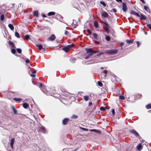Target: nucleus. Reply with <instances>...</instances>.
<instances>
[{
  "label": "nucleus",
  "instance_id": "f257e3e1",
  "mask_svg": "<svg viewBox=\"0 0 151 151\" xmlns=\"http://www.w3.org/2000/svg\"><path fill=\"white\" fill-rule=\"evenodd\" d=\"M118 51L117 49L107 50H105V53L110 55H113L115 54Z\"/></svg>",
  "mask_w": 151,
  "mask_h": 151
},
{
  "label": "nucleus",
  "instance_id": "f03ea898",
  "mask_svg": "<svg viewBox=\"0 0 151 151\" xmlns=\"http://www.w3.org/2000/svg\"><path fill=\"white\" fill-rule=\"evenodd\" d=\"M38 85H37L40 88H41V90L45 94H46L47 95H49L50 94L48 93V92H46V91H45V86H43L42 83H38Z\"/></svg>",
  "mask_w": 151,
  "mask_h": 151
},
{
  "label": "nucleus",
  "instance_id": "7ed1b4c3",
  "mask_svg": "<svg viewBox=\"0 0 151 151\" xmlns=\"http://www.w3.org/2000/svg\"><path fill=\"white\" fill-rule=\"evenodd\" d=\"M73 44H72L71 45H68L67 46L63 48L62 50L65 51V52H67L71 48L73 47Z\"/></svg>",
  "mask_w": 151,
  "mask_h": 151
},
{
  "label": "nucleus",
  "instance_id": "20e7f679",
  "mask_svg": "<svg viewBox=\"0 0 151 151\" xmlns=\"http://www.w3.org/2000/svg\"><path fill=\"white\" fill-rule=\"evenodd\" d=\"M122 10L125 12H126L127 10V8L126 4L124 2L122 3Z\"/></svg>",
  "mask_w": 151,
  "mask_h": 151
},
{
  "label": "nucleus",
  "instance_id": "39448f33",
  "mask_svg": "<svg viewBox=\"0 0 151 151\" xmlns=\"http://www.w3.org/2000/svg\"><path fill=\"white\" fill-rule=\"evenodd\" d=\"M86 51L87 53H96L98 52L99 51V50H97L96 51H93L91 49H88L86 50Z\"/></svg>",
  "mask_w": 151,
  "mask_h": 151
},
{
  "label": "nucleus",
  "instance_id": "423d86ee",
  "mask_svg": "<svg viewBox=\"0 0 151 151\" xmlns=\"http://www.w3.org/2000/svg\"><path fill=\"white\" fill-rule=\"evenodd\" d=\"M15 141V139L14 138H12L10 140V145L12 149L13 148V145Z\"/></svg>",
  "mask_w": 151,
  "mask_h": 151
},
{
  "label": "nucleus",
  "instance_id": "0eeeda50",
  "mask_svg": "<svg viewBox=\"0 0 151 151\" xmlns=\"http://www.w3.org/2000/svg\"><path fill=\"white\" fill-rule=\"evenodd\" d=\"M130 132L132 133L133 134L137 137H138L139 135V134L134 129L131 130L130 131Z\"/></svg>",
  "mask_w": 151,
  "mask_h": 151
},
{
  "label": "nucleus",
  "instance_id": "6e6552de",
  "mask_svg": "<svg viewBox=\"0 0 151 151\" xmlns=\"http://www.w3.org/2000/svg\"><path fill=\"white\" fill-rule=\"evenodd\" d=\"M55 38V37L54 35L52 34L51 35L50 37L48 38V40L50 41H53Z\"/></svg>",
  "mask_w": 151,
  "mask_h": 151
},
{
  "label": "nucleus",
  "instance_id": "1a4fd4ad",
  "mask_svg": "<svg viewBox=\"0 0 151 151\" xmlns=\"http://www.w3.org/2000/svg\"><path fill=\"white\" fill-rule=\"evenodd\" d=\"M131 14H132L134 15L135 16H137L138 17H140V16L136 12L134 11H131Z\"/></svg>",
  "mask_w": 151,
  "mask_h": 151
},
{
  "label": "nucleus",
  "instance_id": "9d476101",
  "mask_svg": "<svg viewBox=\"0 0 151 151\" xmlns=\"http://www.w3.org/2000/svg\"><path fill=\"white\" fill-rule=\"evenodd\" d=\"M68 118H65L64 119L63 121V125L66 124L68 123Z\"/></svg>",
  "mask_w": 151,
  "mask_h": 151
},
{
  "label": "nucleus",
  "instance_id": "9b49d317",
  "mask_svg": "<svg viewBox=\"0 0 151 151\" xmlns=\"http://www.w3.org/2000/svg\"><path fill=\"white\" fill-rule=\"evenodd\" d=\"M91 132H94L95 133H98V134H100L101 133V131L100 130H98L93 129H91Z\"/></svg>",
  "mask_w": 151,
  "mask_h": 151
},
{
  "label": "nucleus",
  "instance_id": "f8f14e48",
  "mask_svg": "<svg viewBox=\"0 0 151 151\" xmlns=\"http://www.w3.org/2000/svg\"><path fill=\"white\" fill-rule=\"evenodd\" d=\"M102 16L104 17H107L108 16V14L105 12L102 13Z\"/></svg>",
  "mask_w": 151,
  "mask_h": 151
},
{
  "label": "nucleus",
  "instance_id": "ddd939ff",
  "mask_svg": "<svg viewBox=\"0 0 151 151\" xmlns=\"http://www.w3.org/2000/svg\"><path fill=\"white\" fill-rule=\"evenodd\" d=\"M40 130L41 132L45 133V129L44 127H40Z\"/></svg>",
  "mask_w": 151,
  "mask_h": 151
},
{
  "label": "nucleus",
  "instance_id": "4468645a",
  "mask_svg": "<svg viewBox=\"0 0 151 151\" xmlns=\"http://www.w3.org/2000/svg\"><path fill=\"white\" fill-rule=\"evenodd\" d=\"M34 15L36 17H38V12L37 11H35L33 12Z\"/></svg>",
  "mask_w": 151,
  "mask_h": 151
},
{
  "label": "nucleus",
  "instance_id": "2eb2a0df",
  "mask_svg": "<svg viewBox=\"0 0 151 151\" xmlns=\"http://www.w3.org/2000/svg\"><path fill=\"white\" fill-rule=\"evenodd\" d=\"M9 45L11 46V48H15V45L13 42L11 41H9Z\"/></svg>",
  "mask_w": 151,
  "mask_h": 151
},
{
  "label": "nucleus",
  "instance_id": "dca6fc26",
  "mask_svg": "<svg viewBox=\"0 0 151 151\" xmlns=\"http://www.w3.org/2000/svg\"><path fill=\"white\" fill-rule=\"evenodd\" d=\"M142 147V144H139L137 147V150H140L141 149Z\"/></svg>",
  "mask_w": 151,
  "mask_h": 151
},
{
  "label": "nucleus",
  "instance_id": "f3484780",
  "mask_svg": "<svg viewBox=\"0 0 151 151\" xmlns=\"http://www.w3.org/2000/svg\"><path fill=\"white\" fill-rule=\"evenodd\" d=\"M140 16L141 17L140 18V19L141 20H146L147 19L146 17L142 14H141Z\"/></svg>",
  "mask_w": 151,
  "mask_h": 151
},
{
  "label": "nucleus",
  "instance_id": "a211bd4d",
  "mask_svg": "<svg viewBox=\"0 0 151 151\" xmlns=\"http://www.w3.org/2000/svg\"><path fill=\"white\" fill-rule=\"evenodd\" d=\"M36 46L38 47V49L40 50H41L42 49L43 46L41 44L37 45H36Z\"/></svg>",
  "mask_w": 151,
  "mask_h": 151
},
{
  "label": "nucleus",
  "instance_id": "6ab92c4d",
  "mask_svg": "<svg viewBox=\"0 0 151 151\" xmlns=\"http://www.w3.org/2000/svg\"><path fill=\"white\" fill-rule=\"evenodd\" d=\"M55 14V13L54 12H49L47 14V15L50 16L52 15H54Z\"/></svg>",
  "mask_w": 151,
  "mask_h": 151
},
{
  "label": "nucleus",
  "instance_id": "aec40b11",
  "mask_svg": "<svg viewBox=\"0 0 151 151\" xmlns=\"http://www.w3.org/2000/svg\"><path fill=\"white\" fill-rule=\"evenodd\" d=\"M109 27L104 26V28L106 31L107 33H109V29L108 27Z\"/></svg>",
  "mask_w": 151,
  "mask_h": 151
},
{
  "label": "nucleus",
  "instance_id": "412c9836",
  "mask_svg": "<svg viewBox=\"0 0 151 151\" xmlns=\"http://www.w3.org/2000/svg\"><path fill=\"white\" fill-rule=\"evenodd\" d=\"M94 26L96 28H98L99 27L98 23L97 22L95 21L94 22Z\"/></svg>",
  "mask_w": 151,
  "mask_h": 151
},
{
  "label": "nucleus",
  "instance_id": "4be33fe9",
  "mask_svg": "<svg viewBox=\"0 0 151 151\" xmlns=\"http://www.w3.org/2000/svg\"><path fill=\"white\" fill-rule=\"evenodd\" d=\"M8 26L11 30H14V27L12 24H9Z\"/></svg>",
  "mask_w": 151,
  "mask_h": 151
},
{
  "label": "nucleus",
  "instance_id": "5701e85b",
  "mask_svg": "<svg viewBox=\"0 0 151 151\" xmlns=\"http://www.w3.org/2000/svg\"><path fill=\"white\" fill-rule=\"evenodd\" d=\"M83 99L86 101H87L88 100L89 97L87 95L84 96L83 97Z\"/></svg>",
  "mask_w": 151,
  "mask_h": 151
},
{
  "label": "nucleus",
  "instance_id": "b1692460",
  "mask_svg": "<svg viewBox=\"0 0 151 151\" xmlns=\"http://www.w3.org/2000/svg\"><path fill=\"white\" fill-rule=\"evenodd\" d=\"M126 42L127 43L130 44L132 43L133 42V41L132 40H129L127 39L126 40Z\"/></svg>",
  "mask_w": 151,
  "mask_h": 151
},
{
  "label": "nucleus",
  "instance_id": "393cba45",
  "mask_svg": "<svg viewBox=\"0 0 151 151\" xmlns=\"http://www.w3.org/2000/svg\"><path fill=\"white\" fill-rule=\"evenodd\" d=\"M12 108L14 114H16L17 112V110L15 109L14 107V106H12Z\"/></svg>",
  "mask_w": 151,
  "mask_h": 151
},
{
  "label": "nucleus",
  "instance_id": "a878e982",
  "mask_svg": "<svg viewBox=\"0 0 151 151\" xmlns=\"http://www.w3.org/2000/svg\"><path fill=\"white\" fill-rule=\"evenodd\" d=\"M13 100H15L16 101L19 102V101H20L22 100V99L20 98H13Z\"/></svg>",
  "mask_w": 151,
  "mask_h": 151
},
{
  "label": "nucleus",
  "instance_id": "bb28decb",
  "mask_svg": "<svg viewBox=\"0 0 151 151\" xmlns=\"http://www.w3.org/2000/svg\"><path fill=\"white\" fill-rule=\"evenodd\" d=\"M23 107L25 109H27L29 106L28 105L27 103H24L23 105Z\"/></svg>",
  "mask_w": 151,
  "mask_h": 151
},
{
  "label": "nucleus",
  "instance_id": "cd10ccee",
  "mask_svg": "<svg viewBox=\"0 0 151 151\" xmlns=\"http://www.w3.org/2000/svg\"><path fill=\"white\" fill-rule=\"evenodd\" d=\"M93 35L94 37V38L96 39V40H97L98 39V37H97V36H98V35L97 34H96V33H93Z\"/></svg>",
  "mask_w": 151,
  "mask_h": 151
},
{
  "label": "nucleus",
  "instance_id": "c85d7f7f",
  "mask_svg": "<svg viewBox=\"0 0 151 151\" xmlns=\"http://www.w3.org/2000/svg\"><path fill=\"white\" fill-rule=\"evenodd\" d=\"M30 39L29 36V35H26L24 37V39L27 40H28Z\"/></svg>",
  "mask_w": 151,
  "mask_h": 151
},
{
  "label": "nucleus",
  "instance_id": "c756f323",
  "mask_svg": "<svg viewBox=\"0 0 151 151\" xmlns=\"http://www.w3.org/2000/svg\"><path fill=\"white\" fill-rule=\"evenodd\" d=\"M76 60V59L74 58H72L70 59V61L72 63H73Z\"/></svg>",
  "mask_w": 151,
  "mask_h": 151
},
{
  "label": "nucleus",
  "instance_id": "7c9ffc66",
  "mask_svg": "<svg viewBox=\"0 0 151 151\" xmlns=\"http://www.w3.org/2000/svg\"><path fill=\"white\" fill-rule=\"evenodd\" d=\"M105 39L106 41H108L110 40V38L109 36H106L105 37Z\"/></svg>",
  "mask_w": 151,
  "mask_h": 151
},
{
  "label": "nucleus",
  "instance_id": "2f4dec72",
  "mask_svg": "<svg viewBox=\"0 0 151 151\" xmlns=\"http://www.w3.org/2000/svg\"><path fill=\"white\" fill-rule=\"evenodd\" d=\"M15 36L17 38H19L20 37V36L19 34L17 32H16L15 33Z\"/></svg>",
  "mask_w": 151,
  "mask_h": 151
},
{
  "label": "nucleus",
  "instance_id": "473e14b6",
  "mask_svg": "<svg viewBox=\"0 0 151 151\" xmlns=\"http://www.w3.org/2000/svg\"><path fill=\"white\" fill-rule=\"evenodd\" d=\"M146 108L147 109H150L151 108V104H149L146 106Z\"/></svg>",
  "mask_w": 151,
  "mask_h": 151
},
{
  "label": "nucleus",
  "instance_id": "72a5a7b5",
  "mask_svg": "<svg viewBox=\"0 0 151 151\" xmlns=\"http://www.w3.org/2000/svg\"><path fill=\"white\" fill-rule=\"evenodd\" d=\"M59 17H60L59 19H60V22H63V17L60 15H58Z\"/></svg>",
  "mask_w": 151,
  "mask_h": 151
},
{
  "label": "nucleus",
  "instance_id": "f704fd0d",
  "mask_svg": "<svg viewBox=\"0 0 151 151\" xmlns=\"http://www.w3.org/2000/svg\"><path fill=\"white\" fill-rule=\"evenodd\" d=\"M100 3L102 4L104 6H106V3L103 1H101Z\"/></svg>",
  "mask_w": 151,
  "mask_h": 151
},
{
  "label": "nucleus",
  "instance_id": "c9c22d12",
  "mask_svg": "<svg viewBox=\"0 0 151 151\" xmlns=\"http://www.w3.org/2000/svg\"><path fill=\"white\" fill-rule=\"evenodd\" d=\"M97 84L98 85L100 86H102V84L101 83V82L98 81L97 82Z\"/></svg>",
  "mask_w": 151,
  "mask_h": 151
},
{
  "label": "nucleus",
  "instance_id": "e433bc0d",
  "mask_svg": "<svg viewBox=\"0 0 151 151\" xmlns=\"http://www.w3.org/2000/svg\"><path fill=\"white\" fill-rule=\"evenodd\" d=\"M17 52L19 53H21L22 52V50L20 49L17 48Z\"/></svg>",
  "mask_w": 151,
  "mask_h": 151
},
{
  "label": "nucleus",
  "instance_id": "4c0bfd02",
  "mask_svg": "<svg viewBox=\"0 0 151 151\" xmlns=\"http://www.w3.org/2000/svg\"><path fill=\"white\" fill-rule=\"evenodd\" d=\"M11 51H12V52L13 54H14L16 52V50L15 49H12L11 50Z\"/></svg>",
  "mask_w": 151,
  "mask_h": 151
},
{
  "label": "nucleus",
  "instance_id": "58836bf2",
  "mask_svg": "<svg viewBox=\"0 0 151 151\" xmlns=\"http://www.w3.org/2000/svg\"><path fill=\"white\" fill-rule=\"evenodd\" d=\"M103 23L106 25L105 26L109 27V25L107 22H103Z\"/></svg>",
  "mask_w": 151,
  "mask_h": 151
},
{
  "label": "nucleus",
  "instance_id": "ea45409f",
  "mask_svg": "<svg viewBox=\"0 0 151 151\" xmlns=\"http://www.w3.org/2000/svg\"><path fill=\"white\" fill-rule=\"evenodd\" d=\"M105 52H100L99 54H98L97 55H102L105 53Z\"/></svg>",
  "mask_w": 151,
  "mask_h": 151
},
{
  "label": "nucleus",
  "instance_id": "a19ab883",
  "mask_svg": "<svg viewBox=\"0 0 151 151\" xmlns=\"http://www.w3.org/2000/svg\"><path fill=\"white\" fill-rule=\"evenodd\" d=\"M119 98L120 99L122 100H124V96L122 95H120L119 96Z\"/></svg>",
  "mask_w": 151,
  "mask_h": 151
},
{
  "label": "nucleus",
  "instance_id": "79ce46f5",
  "mask_svg": "<svg viewBox=\"0 0 151 151\" xmlns=\"http://www.w3.org/2000/svg\"><path fill=\"white\" fill-rule=\"evenodd\" d=\"M4 16L3 14H2L1 15L0 17V19L1 21H2L4 20Z\"/></svg>",
  "mask_w": 151,
  "mask_h": 151
},
{
  "label": "nucleus",
  "instance_id": "37998d69",
  "mask_svg": "<svg viewBox=\"0 0 151 151\" xmlns=\"http://www.w3.org/2000/svg\"><path fill=\"white\" fill-rule=\"evenodd\" d=\"M147 26L151 31V24H148Z\"/></svg>",
  "mask_w": 151,
  "mask_h": 151
},
{
  "label": "nucleus",
  "instance_id": "c03bdc74",
  "mask_svg": "<svg viewBox=\"0 0 151 151\" xmlns=\"http://www.w3.org/2000/svg\"><path fill=\"white\" fill-rule=\"evenodd\" d=\"M65 34L67 36H69V35L68 33V32L67 31H65Z\"/></svg>",
  "mask_w": 151,
  "mask_h": 151
},
{
  "label": "nucleus",
  "instance_id": "a18cd8bd",
  "mask_svg": "<svg viewBox=\"0 0 151 151\" xmlns=\"http://www.w3.org/2000/svg\"><path fill=\"white\" fill-rule=\"evenodd\" d=\"M87 32L89 33L90 35H91V31L90 29H87Z\"/></svg>",
  "mask_w": 151,
  "mask_h": 151
},
{
  "label": "nucleus",
  "instance_id": "49530a36",
  "mask_svg": "<svg viewBox=\"0 0 151 151\" xmlns=\"http://www.w3.org/2000/svg\"><path fill=\"white\" fill-rule=\"evenodd\" d=\"M100 110L101 111H104L105 110V109L104 107L102 106L100 108Z\"/></svg>",
  "mask_w": 151,
  "mask_h": 151
},
{
  "label": "nucleus",
  "instance_id": "de8ad7c7",
  "mask_svg": "<svg viewBox=\"0 0 151 151\" xmlns=\"http://www.w3.org/2000/svg\"><path fill=\"white\" fill-rule=\"evenodd\" d=\"M80 128L82 130L84 131H88V130L87 129H85V128H82V127H80Z\"/></svg>",
  "mask_w": 151,
  "mask_h": 151
},
{
  "label": "nucleus",
  "instance_id": "09e8293b",
  "mask_svg": "<svg viewBox=\"0 0 151 151\" xmlns=\"http://www.w3.org/2000/svg\"><path fill=\"white\" fill-rule=\"evenodd\" d=\"M112 10L114 13H116L117 12L116 9H113Z\"/></svg>",
  "mask_w": 151,
  "mask_h": 151
},
{
  "label": "nucleus",
  "instance_id": "8fccbe9b",
  "mask_svg": "<svg viewBox=\"0 0 151 151\" xmlns=\"http://www.w3.org/2000/svg\"><path fill=\"white\" fill-rule=\"evenodd\" d=\"M41 15H42V16L43 17H46V16L44 13H42Z\"/></svg>",
  "mask_w": 151,
  "mask_h": 151
},
{
  "label": "nucleus",
  "instance_id": "3c124183",
  "mask_svg": "<svg viewBox=\"0 0 151 151\" xmlns=\"http://www.w3.org/2000/svg\"><path fill=\"white\" fill-rule=\"evenodd\" d=\"M111 112L113 115H114L115 114V110L114 109H112L111 111Z\"/></svg>",
  "mask_w": 151,
  "mask_h": 151
},
{
  "label": "nucleus",
  "instance_id": "603ef678",
  "mask_svg": "<svg viewBox=\"0 0 151 151\" xmlns=\"http://www.w3.org/2000/svg\"><path fill=\"white\" fill-rule=\"evenodd\" d=\"M72 117L73 118H76L77 117V116L75 115H73L72 116Z\"/></svg>",
  "mask_w": 151,
  "mask_h": 151
},
{
  "label": "nucleus",
  "instance_id": "864d4df0",
  "mask_svg": "<svg viewBox=\"0 0 151 151\" xmlns=\"http://www.w3.org/2000/svg\"><path fill=\"white\" fill-rule=\"evenodd\" d=\"M137 43L138 47H139V45L140 44V43L139 41H137Z\"/></svg>",
  "mask_w": 151,
  "mask_h": 151
},
{
  "label": "nucleus",
  "instance_id": "5fc2aeb1",
  "mask_svg": "<svg viewBox=\"0 0 151 151\" xmlns=\"http://www.w3.org/2000/svg\"><path fill=\"white\" fill-rule=\"evenodd\" d=\"M30 76L32 77H34L35 76V75L32 73V74L30 75Z\"/></svg>",
  "mask_w": 151,
  "mask_h": 151
},
{
  "label": "nucleus",
  "instance_id": "6e6d98bb",
  "mask_svg": "<svg viewBox=\"0 0 151 151\" xmlns=\"http://www.w3.org/2000/svg\"><path fill=\"white\" fill-rule=\"evenodd\" d=\"M144 8L145 10L147 11V7L146 6H144Z\"/></svg>",
  "mask_w": 151,
  "mask_h": 151
},
{
  "label": "nucleus",
  "instance_id": "4d7b16f0",
  "mask_svg": "<svg viewBox=\"0 0 151 151\" xmlns=\"http://www.w3.org/2000/svg\"><path fill=\"white\" fill-rule=\"evenodd\" d=\"M25 61L26 63H29V59H27Z\"/></svg>",
  "mask_w": 151,
  "mask_h": 151
},
{
  "label": "nucleus",
  "instance_id": "13d9d810",
  "mask_svg": "<svg viewBox=\"0 0 151 151\" xmlns=\"http://www.w3.org/2000/svg\"><path fill=\"white\" fill-rule=\"evenodd\" d=\"M107 71L106 70V71H105V72H104V76L105 77L106 76V74H107Z\"/></svg>",
  "mask_w": 151,
  "mask_h": 151
},
{
  "label": "nucleus",
  "instance_id": "bf43d9fd",
  "mask_svg": "<svg viewBox=\"0 0 151 151\" xmlns=\"http://www.w3.org/2000/svg\"><path fill=\"white\" fill-rule=\"evenodd\" d=\"M119 44L121 46H122L124 44V43L122 42H121L119 43Z\"/></svg>",
  "mask_w": 151,
  "mask_h": 151
},
{
  "label": "nucleus",
  "instance_id": "052dcab7",
  "mask_svg": "<svg viewBox=\"0 0 151 151\" xmlns=\"http://www.w3.org/2000/svg\"><path fill=\"white\" fill-rule=\"evenodd\" d=\"M92 105V103L91 102H89V103L88 104V106H91Z\"/></svg>",
  "mask_w": 151,
  "mask_h": 151
},
{
  "label": "nucleus",
  "instance_id": "680f3d73",
  "mask_svg": "<svg viewBox=\"0 0 151 151\" xmlns=\"http://www.w3.org/2000/svg\"><path fill=\"white\" fill-rule=\"evenodd\" d=\"M117 2H122V0H115Z\"/></svg>",
  "mask_w": 151,
  "mask_h": 151
},
{
  "label": "nucleus",
  "instance_id": "e2e57ef3",
  "mask_svg": "<svg viewBox=\"0 0 151 151\" xmlns=\"http://www.w3.org/2000/svg\"><path fill=\"white\" fill-rule=\"evenodd\" d=\"M92 55V54H88V57H86V59H87V58H88V57H89L90 56H91V55Z\"/></svg>",
  "mask_w": 151,
  "mask_h": 151
},
{
  "label": "nucleus",
  "instance_id": "0e129e2a",
  "mask_svg": "<svg viewBox=\"0 0 151 151\" xmlns=\"http://www.w3.org/2000/svg\"><path fill=\"white\" fill-rule=\"evenodd\" d=\"M140 0L142 2V3H143V4H145V2L144 0Z\"/></svg>",
  "mask_w": 151,
  "mask_h": 151
},
{
  "label": "nucleus",
  "instance_id": "69168bd1",
  "mask_svg": "<svg viewBox=\"0 0 151 151\" xmlns=\"http://www.w3.org/2000/svg\"><path fill=\"white\" fill-rule=\"evenodd\" d=\"M36 72V70H34V71H33V72L32 73V74H34V73H35Z\"/></svg>",
  "mask_w": 151,
  "mask_h": 151
},
{
  "label": "nucleus",
  "instance_id": "338daca9",
  "mask_svg": "<svg viewBox=\"0 0 151 151\" xmlns=\"http://www.w3.org/2000/svg\"><path fill=\"white\" fill-rule=\"evenodd\" d=\"M148 111L149 112H151V110H149Z\"/></svg>",
  "mask_w": 151,
  "mask_h": 151
},
{
  "label": "nucleus",
  "instance_id": "774afa93",
  "mask_svg": "<svg viewBox=\"0 0 151 151\" xmlns=\"http://www.w3.org/2000/svg\"><path fill=\"white\" fill-rule=\"evenodd\" d=\"M145 35H147V32H145Z\"/></svg>",
  "mask_w": 151,
  "mask_h": 151
}]
</instances>
